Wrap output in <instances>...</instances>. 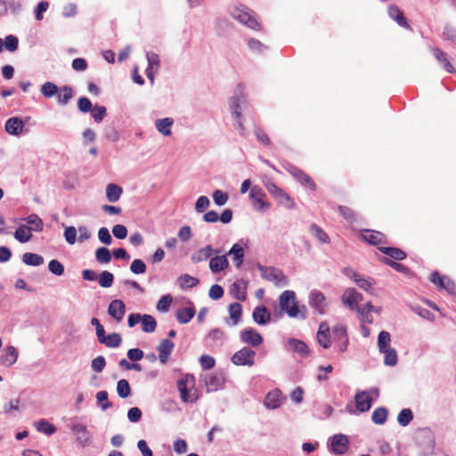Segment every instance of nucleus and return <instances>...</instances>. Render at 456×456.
<instances>
[{
    "instance_id": "f257e3e1",
    "label": "nucleus",
    "mask_w": 456,
    "mask_h": 456,
    "mask_svg": "<svg viewBox=\"0 0 456 456\" xmlns=\"http://www.w3.org/2000/svg\"><path fill=\"white\" fill-rule=\"evenodd\" d=\"M279 305L282 311L289 317L295 318L299 314V309L296 303V294L292 290H285L279 297Z\"/></svg>"
},
{
    "instance_id": "f03ea898",
    "label": "nucleus",
    "mask_w": 456,
    "mask_h": 456,
    "mask_svg": "<svg viewBox=\"0 0 456 456\" xmlns=\"http://www.w3.org/2000/svg\"><path fill=\"white\" fill-rule=\"evenodd\" d=\"M258 269L265 280L273 282L276 286L282 287L289 284V279L281 270L275 267H265L261 265H258Z\"/></svg>"
},
{
    "instance_id": "7ed1b4c3",
    "label": "nucleus",
    "mask_w": 456,
    "mask_h": 456,
    "mask_svg": "<svg viewBox=\"0 0 456 456\" xmlns=\"http://www.w3.org/2000/svg\"><path fill=\"white\" fill-rule=\"evenodd\" d=\"M268 192L278 201L279 204L289 209H293L296 204L292 198L286 193L281 188L278 187L274 183L268 182L265 183Z\"/></svg>"
},
{
    "instance_id": "20e7f679",
    "label": "nucleus",
    "mask_w": 456,
    "mask_h": 456,
    "mask_svg": "<svg viewBox=\"0 0 456 456\" xmlns=\"http://www.w3.org/2000/svg\"><path fill=\"white\" fill-rule=\"evenodd\" d=\"M332 339L338 352L343 353L347 349L348 336L346 327L343 324H337L332 328Z\"/></svg>"
},
{
    "instance_id": "39448f33",
    "label": "nucleus",
    "mask_w": 456,
    "mask_h": 456,
    "mask_svg": "<svg viewBox=\"0 0 456 456\" xmlns=\"http://www.w3.org/2000/svg\"><path fill=\"white\" fill-rule=\"evenodd\" d=\"M194 386V378L190 375H186L184 378L181 379L177 382L178 390L180 393V397L184 403H192L197 397L195 395H191L189 392L190 387Z\"/></svg>"
},
{
    "instance_id": "423d86ee",
    "label": "nucleus",
    "mask_w": 456,
    "mask_h": 456,
    "mask_svg": "<svg viewBox=\"0 0 456 456\" xmlns=\"http://www.w3.org/2000/svg\"><path fill=\"white\" fill-rule=\"evenodd\" d=\"M256 353L249 347H243L232 356V362L235 365L252 366L255 363Z\"/></svg>"
},
{
    "instance_id": "0eeeda50",
    "label": "nucleus",
    "mask_w": 456,
    "mask_h": 456,
    "mask_svg": "<svg viewBox=\"0 0 456 456\" xmlns=\"http://www.w3.org/2000/svg\"><path fill=\"white\" fill-rule=\"evenodd\" d=\"M430 281L438 289H444L450 294L455 293L456 286L454 282L447 276L441 275L437 271L431 273Z\"/></svg>"
},
{
    "instance_id": "6e6552de",
    "label": "nucleus",
    "mask_w": 456,
    "mask_h": 456,
    "mask_svg": "<svg viewBox=\"0 0 456 456\" xmlns=\"http://www.w3.org/2000/svg\"><path fill=\"white\" fill-rule=\"evenodd\" d=\"M249 197L255 208L261 212L269 209L270 203L265 201V193L258 186H253L249 192Z\"/></svg>"
},
{
    "instance_id": "1a4fd4ad",
    "label": "nucleus",
    "mask_w": 456,
    "mask_h": 456,
    "mask_svg": "<svg viewBox=\"0 0 456 456\" xmlns=\"http://www.w3.org/2000/svg\"><path fill=\"white\" fill-rule=\"evenodd\" d=\"M240 340L247 345L256 347L263 343L262 335L253 328H247L240 331Z\"/></svg>"
},
{
    "instance_id": "9d476101",
    "label": "nucleus",
    "mask_w": 456,
    "mask_h": 456,
    "mask_svg": "<svg viewBox=\"0 0 456 456\" xmlns=\"http://www.w3.org/2000/svg\"><path fill=\"white\" fill-rule=\"evenodd\" d=\"M341 300L343 304L351 310H357L358 304L362 300V296L354 289L349 288L343 293Z\"/></svg>"
},
{
    "instance_id": "9b49d317",
    "label": "nucleus",
    "mask_w": 456,
    "mask_h": 456,
    "mask_svg": "<svg viewBox=\"0 0 456 456\" xmlns=\"http://www.w3.org/2000/svg\"><path fill=\"white\" fill-rule=\"evenodd\" d=\"M388 16L394 20L400 27L411 30L407 19L405 18L403 11L395 4H390L387 7Z\"/></svg>"
},
{
    "instance_id": "f8f14e48",
    "label": "nucleus",
    "mask_w": 456,
    "mask_h": 456,
    "mask_svg": "<svg viewBox=\"0 0 456 456\" xmlns=\"http://www.w3.org/2000/svg\"><path fill=\"white\" fill-rule=\"evenodd\" d=\"M361 238L363 241L375 246L386 242L385 234L375 230H362L361 232Z\"/></svg>"
},
{
    "instance_id": "ddd939ff",
    "label": "nucleus",
    "mask_w": 456,
    "mask_h": 456,
    "mask_svg": "<svg viewBox=\"0 0 456 456\" xmlns=\"http://www.w3.org/2000/svg\"><path fill=\"white\" fill-rule=\"evenodd\" d=\"M125 313L126 306L122 300L115 299L110 303L108 307V314L118 322L122 321Z\"/></svg>"
},
{
    "instance_id": "4468645a",
    "label": "nucleus",
    "mask_w": 456,
    "mask_h": 456,
    "mask_svg": "<svg viewBox=\"0 0 456 456\" xmlns=\"http://www.w3.org/2000/svg\"><path fill=\"white\" fill-rule=\"evenodd\" d=\"M432 52L436 60L443 66V68L449 73H455L456 69L448 59L447 53L438 47H431Z\"/></svg>"
},
{
    "instance_id": "2eb2a0df",
    "label": "nucleus",
    "mask_w": 456,
    "mask_h": 456,
    "mask_svg": "<svg viewBox=\"0 0 456 456\" xmlns=\"http://www.w3.org/2000/svg\"><path fill=\"white\" fill-rule=\"evenodd\" d=\"M348 439L345 435H335L331 440V451L335 454H344L348 450Z\"/></svg>"
},
{
    "instance_id": "dca6fc26",
    "label": "nucleus",
    "mask_w": 456,
    "mask_h": 456,
    "mask_svg": "<svg viewBox=\"0 0 456 456\" xmlns=\"http://www.w3.org/2000/svg\"><path fill=\"white\" fill-rule=\"evenodd\" d=\"M350 272L352 273V274H350L349 273H346L348 276H350L354 280V281L356 283V285L360 289L372 294V290H371L372 286L375 284L374 279H372L370 277L365 278L355 272H353V271H350Z\"/></svg>"
},
{
    "instance_id": "f3484780",
    "label": "nucleus",
    "mask_w": 456,
    "mask_h": 456,
    "mask_svg": "<svg viewBox=\"0 0 456 456\" xmlns=\"http://www.w3.org/2000/svg\"><path fill=\"white\" fill-rule=\"evenodd\" d=\"M355 407L361 411L364 412L370 409L372 398L366 391L358 392L354 396Z\"/></svg>"
},
{
    "instance_id": "a211bd4d",
    "label": "nucleus",
    "mask_w": 456,
    "mask_h": 456,
    "mask_svg": "<svg viewBox=\"0 0 456 456\" xmlns=\"http://www.w3.org/2000/svg\"><path fill=\"white\" fill-rule=\"evenodd\" d=\"M175 344L168 338L163 339L158 346L157 350L159 352V361L162 364H166L171 354Z\"/></svg>"
},
{
    "instance_id": "6ab92c4d",
    "label": "nucleus",
    "mask_w": 456,
    "mask_h": 456,
    "mask_svg": "<svg viewBox=\"0 0 456 456\" xmlns=\"http://www.w3.org/2000/svg\"><path fill=\"white\" fill-rule=\"evenodd\" d=\"M213 253L219 254L220 250L219 249L215 250L212 248V246L208 245L204 248H200L196 252H194L191 255V259L193 263H200V262H203V261H206L207 259H208L213 255Z\"/></svg>"
},
{
    "instance_id": "aec40b11",
    "label": "nucleus",
    "mask_w": 456,
    "mask_h": 456,
    "mask_svg": "<svg viewBox=\"0 0 456 456\" xmlns=\"http://www.w3.org/2000/svg\"><path fill=\"white\" fill-rule=\"evenodd\" d=\"M316 338L321 346L327 349L330 346V327L327 322H322L316 334Z\"/></svg>"
},
{
    "instance_id": "412c9836",
    "label": "nucleus",
    "mask_w": 456,
    "mask_h": 456,
    "mask_svg": "<svg viewBox=\"0 0 456 456\" xmlns=\"http://www.w3.org/2000/svg\"><path fill=\"white\" fill-rule=\"evenodd\" d=\"M310 305L315 308L319 314H324L325 312V297L320 291H312L310 294Z\"/></svg>"
},
{
    "instance_id": "4be33fe9",
    "label": "nucleus",
    "mask_w": 456,
    "mask_h": 456,
    "mask_svg": "<svg viewBox=\"0 0 456 456\" xmlns=\"http://www.w3.org/2000/svg\"><path fill=\"white\" fill-rule=\"evenodd\" d=\"M235 19L238 20L240 23L250 28L251 29L256 31L261 30V24L256 20L255 17H253L248 12H241L240 13L235 16Z\"/></svg>"
},
{
    "instance_id": "5701e85b",
    "label": "nucleus",
    "mask_w": 456,
    "mask_h": 456,
    "mask_svg": "<svg viewBox=\"0 0 456 456\" xmlns=\"http://www.w3.org/2000/svg\"><path fill=\"white\" fill-rule=\"evenodd\" d=\"M18 355V350L14 346H9L5 349V354L0 357V364L11 367L17 362Z\"/></svg>"
},
{
    "instance_id": "b1692460",
    "label": "nucleus",
    "mask_w": 456,
    "mask_h": 456,
    "mask_svg": "<svg viewBox=\"0 0 456 456\" xmlns=\"http://www.w3.org/2000/svg\"><path fill=\"white\" fill-rule=\"evenodd\" d=\"M23 127V121L17 117L10 118L5 122V130L10 134L18 135L21 134Z\"/></svg>"
},
{
    "instance_id": "393cba45",
    "label": "nucleus",
    "mask_w": 456,
    "mask_h": 456,
    "mask_svg": "<svg viewBox=\"0 0 456 456\" xmlns=\"http://www.w3.org/2000/svg\"><path fill=\"white\" fill-rule=\"evenodd\" d=\"M72 431L80 445L86 446L90 441V435L86 426L77 424L72 427Z\"/></svg>"
},
{
    "instance_id": "a878e982",
    "label": "nucleus",
    "mask_w": 456,
    "mask_h": 456,
    "mask_svg": "<svg viewBox=\"0 0 456 456\" xmlns=\"http://www.w3.org/2000/svg\"><path fill=\"white\" fill-rule=\"evenodd\" d=\"M252 315H253L254 322L260 325L266 324L271 320V314L268 312L267 308L264 305L256 306L254 309Z\"/></svg>"
},
{
    "instance_id": "bb28decb",
    "label": "nucleus",
    "mask_w": 456,
    "mask_h": 456,
    "mask_svg": "<svg viewBox=\"0 0 456 456\" xmlns=\"http://www.w3.org/2000/svg\"><path fill=\"white\" fill-rule=\"evenodd\" d=\"M283 398L280 390H273L269 392L265 399V405L268 409L278 408L282 402Z\"/></svg>"
},
{
    "instance_id": "cd10ccee",
    "label": "nucleus",
    "mask_w": 456,
    "mask_h": 456,
    "mask_svg": "<svg viewBox=\"0 0 456 456\" xmlns=\"http://www.w3.org/2000/svg\"><path fill=\"white\" fill-rule=\"evenodd\" d=\"M228 265L229 262L225 256H216L212 257L209 261V268L215 273L226 269Z\"/></svg>"
},
{
    "instance_id": "c85d7f7f",
    "label": "nucleus",
    "mask_w": 456,
    "mask_h": 456,
    "mask_svg": "<svg viewBox=\"0 0 456 456\" xmlns=\"http://www.w3.org/2000/svg\"><path fill=\"white\" fill-rule=\"evenodd\" d=\"M379 250L389 256L390 259L401 261L406 258L407 255L404 251L398 248L379 247Z\"/></svg>"
},
{
    "instance_id": "c756f323",
    "label": "nucleus",
    "mask_w": 456,
    "mask_h": 456,
    "mask_svg": "<svg viewBox=\"0 0 456 456\" xmlns=\"http://www.w3.org/2000/svg\"><path fill=\"white\" fill-rule=\"evenodd\" d=\"M293 175L302 185L309 188L312 191H315L316 184L314 181L311 178V176L308 175L306 173L297 169L293 173Z\"/></svg>"
},
{
    "instance_id": "7c9ffc66",
    "label": "nucleus",
    "mask_w": 456,
    "mask_h": 456,
    "mask_svg": "<svg viewBox=\"0 0 456 456\" xmlns=\"http://www.w3.org/2000/svg\"><path fill=\"white\" fill-rule=\"evenodd\" d=\"M232 292L240 301H245L247 298V284L243 281H237L232 285Z\"/></svg>"
},
{
    "instance_id": "2f4dec72",
    "label": "nucleus",
    "mask_w": 456,
    "mask_h": 456,
    "mask_svg": "<svg viewBox=\"0 0 456 456\" xmlns=\"http://www.w3.org/2000/svg\"><path fill=\"white\" fill-rule=\"evenodd\" d=\"M31 230V227L21 224L16 229L14 238L21 243L28 242L32 238Z\"/></svg>"
},
{
    "instance_id": "473e14b6",
    "label": "nucleus",
    "mask_w": 456,
    "mask_h": 456,
    "mask_svg": "<svg viewBox=\"0 0 456 456\" xmlns=\"http://www.w3.org/2000/svg\"><path fill=\"white\" fill-rule=\"evenodd\" d=\"M195 315V309L192 306L183 307L177 311L176 319L179 323H188Z\"/></svg>"
},
{
    "instance_id": "72a5a7b5",
    "label": "nucleus",
    "mask_w": 456,
    "mask_h": 456,
    "mask_svg": "<svg viewBox=\"0 0 456 456\" xmlns=\"http://www.w3.org/2000/svg\"><path fill=\"white\" fill-rule=\"evenodd\" d=\"M99 342L108 347L115 348L120 346L122 338L118 333H111L108 336L104 335L99 339Z\"/></svg>"
},
{
    "instance_id": "f704fd0d",
    "label": "nucleus",
    "mask_w": 456,
    "mask_h": 456,
    "mask_svg": "<svg viewBox=\"0 0 456 456\" xmlns=\"http://www.w3.org/2000/svg\"><path fill=\"white\" fill-rule=\"evenodd\" d=\"M229 315L231 319V325L235 326L240 322L241 314H242V306L240 303H232L229 305Z\"/></svg>"
},
{
    "instance_id": "c9c22d12",
    "label": "nucleus",
    "mask_w": 456,
    "mask_h": 456,
    "mask_svg": "<svg viewBox=\"0 0 456 456\" xmlns=\"http://www.w3.org/2000/svg\"><path fill=\"white\" fill-rule=\"evenodd\" d=\"M228 255L232 256L237 267H240L242 265L244 257V248L240 244H234L229 250Z\"/></svg>"
},
{
    "instance_id": "e433bc0d",
    "label": "nucleus",
    "mask_w": 456,
    "mask_h": 456,
    "mask_svg": "<svg viewBox=\"0 0 456 456\" xmlns=\"http://www.w3.org/2000/svg\"><path fill=\"white\" fill-rule=\"evenodd\" d=\"M177 283L182 289H188L196 287L199 280L189 274H183L177 278Z\"/></svg>"
},
{
    "instance_id": "4c0bfd02",
    "label": "nucleus",
    "mask_w": 456,
    "mask_h": 456,
    "mask_svg": "<svg viewBox=\"0 0 456 456\" xmlns=\"http://www.w3.org/2000/svg\"><path fill=\"white\" fill-rule=\"evenodd\" d=\"M289 346L294 352H297L303 356H307L310 353L306 344L301 340L296 338L289 339Z\"/></svg>"
},
{
    "instance_id": "58836bf2",
    "label": "nucleus",
    "mask_w": 456,
    "mask_h": 456,
    "mask_svg": "<svg viewBox=\"0 0 456 456\" xmlns=\"http://www.w3.org/2000/svg\"><path fill=\"white\" fill-rule=\"evenodd\" d=\"M122 194V188L117 184L110 183L106 188V197L109 201L116 202Z\"/></svg>"
},
{
    "instance_id": "ea45409f",
    "label": "nucleus",
    "mask_w": 456,
    "mask_h": 456,
    "mask_svg": "<svg viewBox=\"0 0 456 456\" xmlns=\"http://www.w3.org/2000/svg\"><path fill=\"white\" fill-rule=\"evenodd\" d=\"M141 322H142V330L144 332L151 333L156 330L157 327V322L156 320L149 314H143L141 315Z\"/></svg>"
},
{
    "instance_id": "a19ab883",
    "label": "nucleus",
    "mask_w": 456,
    "mask_h": 456,
    "mask_svg": "<svg viewBox=\"0 0 456 456\" xmlns=\"http://www.w3.org/2000/svg\"><path fill=\"white\" fill-rule=\"evenodd\" d=\"M174 121L170 118H165L162 119H158L156 121V127L159 133H161L164 135H170L171 134V126L173 125Z\"/></svg>"
},
{
    "instance_id": "79ce46f5",
    "label": "nucleus",
    "mask_w": 456,
    "mask_h": 456,
    "mask_svg": "<svg viewBox=\"0 0 456 456\" xmlns=\"http://www.w3.org/2000/svg\"><path fill=\"white\" fill-rule=\"evenodd\" d=\"M22 261L27 265L38 266L44 263V258L40 255L26 252L22 256Z\"/></svg>"
},
{
    "instance_id": "37998d69",
    "label": "nucleus",
    "mask_w": 456,
    "mask_h": 456,
    "mask_svg": "<svg viewBox=\"0 0 456 456\" xmlns=\"http://www.w3.org/2000/svg\"><path fill=\"white\" fill-rule=\"evenodd\" d=\"M206 385L208 391H216L223 385V379L220 376L210 374L206 377Z\"/></svg>"
},
{
    "instance_id": "c03bdc74",
    "label": "nucleus",
    "mask_w": 456,
    "mask_h": 456,
    "mask_svg": "<svg viewBox=\"0 0 456 456\" xmlns=\"http://www.w3.org/2000/svg\"><path fill=\"white\" fill-rule=\"evenodd\" d=\"M58 102L61 105H65L69 100L73 98L74 93L70 86H65L58 91Z\"/></svg>"
},
{
    "instance_id": "a18cd8bd",
    "label": "nucleus",
    "mask_w": 456,
    "mask_h": 456,
    "mask_svg": "<svg viewBox=\"0 0 456 456\" xmlns=\"http://www.w3.org/2000/svg\"><path fill=\"white\" fill-rule=\"evenodd\" d=\"M387 410L385 407H379L374 410L371 415V420L378 425H382L387 419Z\"/></svg>"
},
{
    "instance_id": "49530a36",
    "label": "nucleus",
    "mask_w": 456,
    "mask_h": 456,
    "mask_svg": "<svg viewBox=\"0 0 456 456\" xmlns=\"http://www.w3.org/2000/svg\"><path fill=\"white\" fill-rule=\"evenodd\" d=\"M412 419L413 413L411 410L408 408L403 409L397 416V421L402 427L409 425Z\"/></svg>"
},
{
    "instance_id": "de8ad7c7",
    "label": "nucleus",
    "mask_w": 456,
    "mask_h": 456,
    "mask_svg": "<svg viewBox=\"0 0 456 456\" xmlns=\"http://www.w3.org/2000/svg\"><path fill=\"white\" fill-rule=\"evenodd\" d=\"M312 234L322 243H328L330 238L328 234L317 224H313L310 227Z\"/></svg>"
},
{
    "instance_id": "09e8293b",
    "label": "nucleus",
    "mask_w": 456,
    "mask_h": 456,
    "mask_svg": "<svg viewBox=\"0 0 456 456\" xmlns=\"http://www.w3.org/2000/svg\"><path fill=\"white\" fill-rule=\"evenodd\" d=\"M95 257L99 263L108 264L111 260V254L109 248L102 247L96 250Z\"/></svg>"
},
{
    "instance_id": "8fccbe9b",
    "label": "nucleus",
    "mask_w": 456,
    "mask_h": 456,
    "mask_svg": "<svg viewBox=\"0 0 456 456\" xmlns=\"http://www.w3.org/2000/svg\"><path fill=\"white\" fill-rule=\"evenodd\" d=\"M117 392L121 398H126L131 394V387L126 379H120L117 384Z\"/></svg>"
},
{
    "instance_id": "3c124183",
    "label": "nucleus",
    "mask_w": 456,
    "mask_h": 456,
    "mask_svg": "<svg viewBox=\"0 0 456 456\" xmlns=\"http://www.w3.org/2000/svg\"><path fill=\"white\" fill-rule=\"evenodd\" d=\"M58 86L52 82H45L41 86V93L46 98H51L58 93Z\"/></svg>"
},
{
    "instance_id": "603ef678",
    "label": "nucleus",
    "mask_w": 456,
    "mask_h": 456,
    "mask_svg": "<svg viewBox=\"0 0 456 456\" xmlns=\"http://www.w3.org/2000/svg\"><path fill=\"white\" fill-rule=\"evenodd\" d=\"M378 345L380 352H386L390 345V334L387 331H381L378 338Z\"/></svg>"
},
{
    "instance_id": "864d4df0",
    "label": "nucleus",
    "mask_w": 456,
    "mask_h": 456,
    "mask_svg": "<svg viewBox=\"0 0 456 456\" xmlns=\"http://www.w3.org/2000/svg\"><path fill=\"white\" fill-rule=\"evenodd\" d=\"M27 223L30 224L32 227V230H35L37 232H41L44 227V224L42 219L36 214L29 215L27 217Z\"/></svg>"
},
{
    "instance_id": "5fc2aeb1",
    "label": "nucleus",
    "mask_w": 456,
    "mask_h": 456,
    "mask_svg": "<svg viewBox=\"0 0 456 456\" xmlns=\"http://www.w3.org/2000/svg\"><path fill=\"white\" fill-rule=\"evenodd\" d=\"M114 276L109 271H103L99 277V284L102 288H110L112 286Z\"/></svg>"
},
{
    "instance_id": "6e6d98bb",
    "label": "nucleus",
    "mask_w": 456,
    "mask_h": 456,
    "mask_svg": "<svg viewBox=\"0 0 456 456\" xmlns=\"http://www.w3.org/2000/svg\"><path fill=\"white\" fill-rule=\"evenodd\" d=\"M36 426L37 431L43 432L46 435H53L56 430L53 425L45 419L38 421Z\"/></svg>"
},
{
    "instance_id": "4d7b16f0",
    "label": "nucleus",
    "mask_w": 456,
    "mask_h": 456,
    "mask_svg": "<svg viewBox=\"0 0 456 456\" xmlns=\"http://www.w3.org/2000/svg\"><path fill=\"white\" fill-rule=\"evenodd\" d=\"M173 298L171 295L163 296L157 304V309L159 312L166 313L169 310Z\"/></svg>"
},
{
    "instance_id": "13d9d810",
    "label": "nucleus",
    "mask_w": 456,
    "mask_h": 456,
    "mask_svg": "<svg viewBox=\"0 0 456 456\" xmlns=\"http://www.w3.org/2000/svg\"><path fill=\"white\" fill-rule=\"evenodd\" d=\"M48 269L52 273L57 276H61L64 273L63 265L56 259H53L49 262Z\"/></svg>"
},
{
    "instance_id": "bf43d9fd",
    "label": "nucleus",
    "mask_w": 456,
    "mask_h": 456,
    "mask_svg": "<svg viewBox=\"0 0 456 456\" xmlns=\"http://www.w3.org/2000/svg\"><path fill=\"white\" fill-rule=\"evenodd\" d=\"M106 111L107 110L104 106L95 105L91 110L92 117L96 123H101L106 116Z\"/></svg>"
},
{
    "instance_id": "052dcab7",
    "label": "nucleus",
    "mask_w": 456,
    "mask_h": 456,
    "mask_svg": "<svg viewBox=\"0 0 456 456\" xmlns=\"http://www.w3.org/2000/svg\"><path fill=\"white\" fill-rule=\"evenodd\" d=\"M381 261L382 263L387 265L388 266H390L391 268L399 273H406L408 272V267L402 264L396 263L388 257H383Z\"/></svg>"
},
{
    "instance_id": "680f3d73",
    "label": "nucleus",
    "mask_w": 456,
    "mask_h": 456,
    "mask_svg": "<svg viewBox=\"0 0 456 456\" xmlns=\"http://www.w3.org/2000/svg\"><path fill=\"white\" fill-rule=\"evenodd\" d=\"M385 354V360L384 362L387 365L394 366L397 362V354L395 349L387 348L386 352H382Z\"/></svg>"
},
{
    "instance_id": "e2e57ef3",
    "label": "nucleus",
    "mask_w": 456,
    "mask_h": 456,
    "mask_svg": "<svg viewBox=\"0 0 456 456\" xmlns=\"http://www.w3.org/2000/svg\"><path fill=\"white\" fill-rule=\"evenodd\" d=\"M107 391H100L96 395L98 403L102 405V410H107L111 407V403L109 401Z\"/></svg>"
},
{
    "instance_id": "0e129e2a",
    "label": "nucleus",
    "mask_w": 456,
    "mask_h": 456,
    "mask_svg": "<svg viewBox=\"0 0 456 456\" xmlns=\"http://www.w3.org/2000/svg\"><path fill=\"white\" fill-rule=\"evenodd\" d=\"M130 270L134 274H142L146 271V265L141 259H134L130 265Z\"/></svg>"
},
{
    "instance_id": "69168bd1",
    "label": "nucleus",
    "mask_w": 456,
    "mask_h": 456,
    "mask_svg": "<svg viewBox=\"0 0 456 456\" xmlns=\"http://www.w3.org/2000/svg\"><path fill=\"white\" fill-rule=\"evenodd\" d=\"M339 214L348 222L353 223L355 220L354 212L346 206H339L338 208Z\"/></svg>"
},
{
    "instance_id": "338daca9",
    "label": "nucleus",
    "mask_w": 456,
    "mask_h": 456,
    "mask_svg": "<svg viewBox=\"0 0 456 456\" xmlns=\"http://www.w3.org/2000/svg\"><path fill=\"white\" fill-rule=\"evenodd\" d=\"M213 200L217 206H224L228 200V195L221 190H216L213 193Z\"/></svg>"
},
{
    "instance_id": "774afa93",
    "label": "nucleus",
    "mask_w": 456,
    "mask_h": 456,
    "mask_svg": "<svg viewBox=\"0 0 456 456\" xmlns=\"http://www.w3.org/2000/svg\"><path fill=\"white\" fill-rule=\"evenodd\" d=\"M77 108L81 112L86 113L91 111L92 102L87 97H80L77 101Z\"/></svg>"
}]
</instances>
